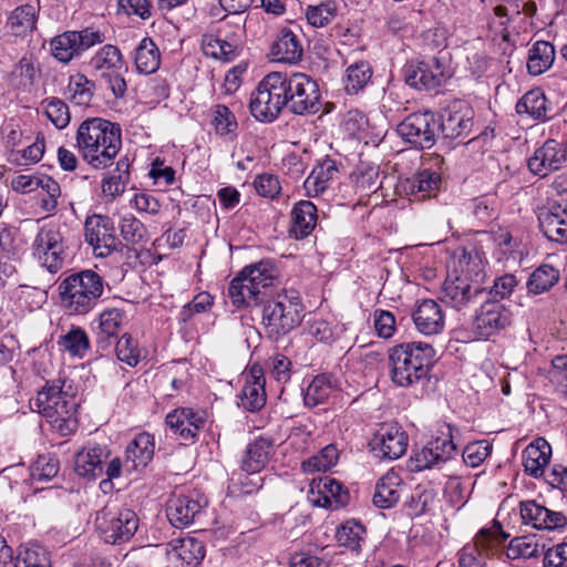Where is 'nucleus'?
<instances>
[{"label": "nucleus", "mask_w": 567, "mask_h": 567, "mask_svg": "<svg viewBox=\"0 0 567 567\" xmlns=\"http://www.w3.org/2000/svg\"><path fill=\"white\" fill-rule=\"evenodd\" d=\"M486 295L477 280H472L463 271L455 277L449 276L442 289V300L456 310L477 303Z\"/></svg>", "instance_id": "obj_13"}, {"label": "nucleus", "mask_w": 567, "mask_h": 567, "mask_svg": "<svg viewBox=\"0 0 567 567\" xmlns=\"http://www.w3.org/2000/svg\"><path fill=\"white\" fill-rule=\"evenodd\" d=\"M125 312L118 308H105L97 318V342L117 339L123 328Z\"/></svg>", "instance_id": "obj_38"}, {"label": "nucleus", "mask_w": 567, "mask_h": 567, "mask_svg": "<svg viewBox=\"0 0 567 567\" xmlns=\"http://www.w3.org/2000/svg\"><path fill=\"white\" fill-rule=\"evenodd\" d=\"M39 189L41 190L40 207L48 214L54 213L59 205V198L61 197L59 183L50 176L43 175V183Z\"/></svg>", "instance_id": "obj_57"}, {"label": "nucleus", "mask_w": 567, "mask_h": 567, "mask_svg": "<svg viewBox=\"0 0 567 567\" xmlns=\"http://www.w3.org/2000/svg\"><path fill=\"white\" fill-rule=\"evenodd\" d=\"M266 379L260 365L250 367V413L261 410L267 402Z\"/></svg>", "instance_id": "obj_54"}, {"label": "nucleus", "mask_w": 567, "mask_h": 567, "mask_svg": "<svg viewBox=\"0 0 567 567\" xmlns=\"http://www.w3.org/2000/svg\"><path fill=\"white\" fill-rule=\"evenodd\" d=\"M409 437L398 423H383L371 439V450L382 458L398 460L408 449Z\"/></svg>", "instance_id": "obj_16"}, {"label": "nucleus", "mask_w": 567, "mask_h": 567, "mask_svg": "<svg viewBox=\"0 0 567 567\" xmlns=\"http://www.w3.org/2000/svg\"><path fill=\"white\" fill-rule=\"evenodd\" d=\"M274 451V440L268 434L254 436L250 443V473L260 472Z\"/></svg>", "instance_id": "obj_49"}, {"label": "nucleus", "mask_w": 567, "mask_h": 567, "mask_svg": "<svg viewBox=\"0 0 567 567\" xmlns=\"http://www.w3.org/2000/svg\"><path fill=\"white\" fill-rule=\"evenodd\" d=\"M120 230L123 239L130 244H140L147 240V230L144 224L132 214L122 216Z\"/></svg>", "instance_id": "obj_55"}, {"label": "nucleus", "mask_w": 567, "mask_h": 567, "mask_svg": "<svg viewBox=\"0 0 567 567\" xmlns=\"http://www.w3.org/2000/svg\"><path fill=\"white\" fill-rule=\"evenodd\" d=\"M558 279L559 271L556 268L550 265H543L529 276L527 289L534 295H540L555 286Z\"/></svg>", "instance_id": "obj_50"}, {"label": "nucleus", "mask_w": 567, "mask_h": 567, "mask_svg": "<svg viewBox=\"0 0 567 567\" xmlns=\"http://www.w3.org/2000/svg\"><path fill=\"white\" fill-rule=\"evenodd\" d=\"M412 320L417 332L427 337L440 334L445 327L443 309L433 299L419 302L412 312Z\"/></svg>", "instance_id": "obj_24"}, {"label": "nucleus", "mask_w": 567, "mask_h": 567, "mask_svg": "<svg viewBox=\"0 0 567 567\" xmlns=\"http://www.w3.org/2000/svg\"><path fill=\"white\" fill-rule=\"evenodd\" d=\"M59 472L56 458L48 455H40L31 467V477L37 482L52 480Z\"/></svg>", "instance_id": "obj_63"}, {"label": "nucleus", "mask_w": 567, "mask_h": 567, "mask_svg": "<svg viewBox=\"0 0 567 567\" xmlns=\"http://www.w3.org/2000/svg\"><path fill=\"white\" fill-rule=\"evenodd\" d=\"M52 55L62 63H69L74 56L80 55L75 31H65L55 35L50 41Z\"/></svg>", "instance_id": "obj_46"}, {"label": "nucleus", "mask_w": 567, "mask_h": 567, "mask_svg": "<svg viewBox=\"0 0 567 567\" xmlns=\"http://www.w3.org/2000/svg\"><path fill=\"white\" fill-rule=\"evenodd\" d=\"M365 528L355 520H347L342 524L336 534L337 542L340 546L359 553L362 543H364Z\"/></svg>", "instance_id": "obj_47"}, {"label": "nucleus", "mask_w": 567, "mask_h": 567, "mask_svg": "<svg viewBox=\"0 0 567 567\" xmlns=\"http://www.w3.org/2000/svg\"><path fill=\"white\" fill-rule=\"evenodd\" d=\"M270 52L278 62L297 63L302 56V45L292 31L285 29L272 43Z\"/></svg>", "instance_id": "obj_36"}, {"label": "nucleus", "mask_w": 567, "mask_h": 567, "mask_svg": "<svg viewBox=\"0 0 567 567\" xmlns=\"http://www.w3.org/2000/svg\"><path fill=\"white\" fill-rule=\"evenodd\" d=\"M287 109L296 115L315 114L320 110L318 83L305 73L286 74Z\"/></svg>", "instance_id": "obj_6"}, {"label": "nucleus", "mask_w": 567, "mask_h": 567, "mask_svg": "<svg viewBox=\"0 0 567 567\" xmlns=\"http://www.w3.org/2000/svg\"><path fill=\"white\" fill-rule=\"evenodd\" d=\"M512 322V312L499 300H485L473 320V331L480 338L487 339Z\"/></svg>", "instance_id": "obj_15"}, {"label": "nucleus", "mask_w": 567, "mask_h": 567, "mask_svg": "<svg viewBox=\"0 0 567 567\" xmlns=\"http://www.w3.org/2000/svg\"><path fill=\"white\" fill-rule=\"evenodd\" d=\"M353 181L358 188L362 190L377 189V181L379 178V166L361 162L352 174Z\"/></svg>", "instance_id": "obj_61"}, {"label": "nucleus", "mask_w": 567, "mask_h": 567, "mask_svg": "<svg viewBox=\"0 0 567 567\" xmlns=\"http://www.w3.org/2000/svg\"><path fill=\"white\" fill-rule=\"evenodd\" d=\"M75 138L82 158L95 169L109 167L122 147L121 126L102 117L83 121Z\"/></svg>", "instance_id": "obj_1"}, {"label": "nucleus", "mask_w": 567, "mask_h": 567, "mask_svg": "<svg viewBox=\"0 0 567 567\" xmlns=\"http://www.w3.org/2000/svg\"><path fill=\"white\" fill-rule=\"evenodd\" d=\"M90 66L102 78L110 75L123 68L122 54L115 45L106 44L92 56Z\"/></svg>", "instance_id": "obj_39"}, {"label": "nucleus", "mask_w": 567, "mask_h": 567, "mask_svg": "<svg viewBox=\"0 0 567 567\" xmlns=\"http://www.w3.org/2000/svg\"><path fill=\"white\" fill-rule=\"evenodd\" d=\"M317 487L319 494L322 495L323 503L321 505L323 507L336 509L349 503L350 494L348 489L334 478L322 477L319 480Z\"/></svg>", "instance_id": "obj_40"}, {"label": "nucleus", "mask_w": 567, "mask_h": 567, "mask_svg": "<svg viewBox=\"0 0 567 567\" xmlns=\"http://www.w3.org/2000/svg\"><path fill=\"white\" fill-rule=\"evenodd\" d=\"M336 10V4L332 1L309 6L306 10V18L312 27L322 28L332 21Z\"/></svg>", "instance_id": "obj_60"}, {"label": "nucleus", "mask_w": 567, "mask_h": 567, "mask_svg": "<svg viewBox=\"0 0 567 567\" xmlns=\"http://www.w3.org/2000/svg\"><path fill=\"white\" fill-rule=\"evenodd\" d=\"M95 84L84 74L76 73L70 76L66 86L68 97L76 105H89L93 99Z\"/></svg>", "instance_id": "obj_45"}, {"label": "nucleus", "mask_w": 567, "mask_h": 567, "mask_svg": "<svg viewBox=\"0 0 567 567\" xmlns=\"http://www.w3.org/2000/svg\"><path fill=\"white\" fill-rule=\"evenodd\" d=\"M338 449L333 444L324 446L318 454L312 455L303 461L301 467L306 473L326 472L334 466L338 462Z\"/></svg>", "instance_id": "obj_52"}, {"label": "nucleus", "mask_w": 567, "mask_h": 567, "mask_svg": "<svg viewBox=\"0 0 567 567\" xmlns=\"http://www.w3.org/2000/svg\"><path fill=\"white\" fill-rule=\"evenodd\" d=\"M111 455L107 446L90 443L74 456V471L79 476L96 480L104 473V463Z\"/></svg>", "instance_id": "obj_22"}, {"label": "nucleus", "mask_w": 567, "mask_h": 567, "mask_svg": "<svg viewBox=\"0 0 567 567\" xmlns=\"http://www.w3.org/2000/svg\"><path fill=\"white\" fill-rule=\"evenodd\" d=\"M442 177L439 173L424 169L406 178L402 184L405 195L412 197L411 200L422 202L426 198L435 197L440 192Z\"/></svg>", "instance_id": "obj_30"}, {"label": "nucleus", "mask_w": 567, "mask_h": 567, "mask_svg": "<svg viewBox=\"0 0 567 567\" xmlns=\"http://www.w3.org/2000/svg\"><path fill=\"white\" fill-rule=\"evenodd\" d=\"M549 380L561 394L567 396V354L556 355L551 360Z\"/></svg>", "instance_id": "obj_64"}, {"label": "nucleus", "mask_w": 567, "mask_h": 567, "mask_svg": "<svg viewBox=\"0 0 567 567\" xmlns=\"http://www.w3.org/2000/svg\"><path fill=\"white\" fill-rule=\"evenodd\" d=\"M202 49L206 56L221 61H231L238 55V48L213 34L202 37Z\"/></svg>", "instance_id": "obj_48"}, {"label": "nucleus", "mask_w": 567, "mask_h": 567, "mask_svg": "<svg viewBox=\"0 0 567 567\" xmlns=\"http://www.w3.org/2000/svg\"><path fill=\"white\" fill-rule=\"evenodd\" d=\"M278 268L271 259H264L250 265V300L262 303L271 296V288L278 280Z\"/></svg>", "instance_id": "obj_25"}, {"label": "nucleus", "mask_w": 567, "mask_h": 567, "mask_svg": "<svg viewBox=\"0 0 567 567\" xmlns=\"http://www.w3.org/2000/svg\"><path fill=\"white\" fill-rule=\"evenodd\" d=\"M455 453L456 445L449 433L431 440L421 451L414 454L412 461L416 471H423L447 462Z\"/></svg>", "instance_id": "obj_19"}, {"label": "nucleus", "mask_w": 567, "mask_h": 567, "mask_svg": "<svg viewBox=\"0 0 567 567\" xmlns=\"http://www.w3.org/2000/svg\"><path fill=\"white\" fill-rule=\"evenodd\" d=\"M14 567H51L49 553L40 545L21 547Z\"/></svg>", "instance_id": "obj_53"}, {"label": "nucleus", "mask_w": 567, "mask_h": 567, "mask_svg": "<svg viewBox=\"0 0 567 567\" xmlns=\"http://www.w3.org/2000/svg\"><path fill=\"white\" fill-rule=\"evenodd\" d=\"M165 422L173 434L184 441L194 442L198 432L205 426L206 419L203 411L177 408L166 415Z\"/></svg>", "instance_id": "obj_20"}, {"label": "nucleus", "mask_w": 567, "mask_h": 567, "mask_svg": "<svg viewBox=\"0 0 567 567\" xmlns=\"http://www.w3.org/2000/svg\"><path fill=\"white\" fill-rule=\"evenodd\" d=\"M303 307L286 305L285 299L268 302L262 308V324L269 339L277 340L287 334L302 320Z\"/></svg>", "instance_id": "obj_10"}, {"label": "nucleus", "mask_w": 567, "mask_h": 567, "mask_svg": "<svg viewBox=\"0 0 567 567\" xmlns=\"http://www.w3.org/2000/svg\"><path fill=\"white\" fill-rule=\"evenodd\" d=\"M539 229L553 243L567 244V202H549L538 213Z\"/></svg>", "instance_id": "obj_17"}, {"label": "nucleus", "mask_w": 567, "mask_h": 567, "mask_svg": "<svg viewBox=\"0 0 567 567\" xmlns=\"http://www.w3.org/2000/svg\"><path fill=\"white\" fill-rule=\"evenodd\" d=\"M518 115L526 114L535 121L546 122L553 114V105L540 89L526 92L516 103Z\"/></svg>", "instance_id": "obj_33"}, {"label": "nucleus", "mask_w": 567, "mask_h": 567, "mask_svg": "<svg viewBox=\"0 0 567 567\" xmlns=\"http://www.w3.org/2000/svg\"><path fill=\"white\" fill-rule=\"evenodd\" d=\"M286 73L271 72L257 85L250 96V114L264 123L274 122L287 107Z\"/></svg>", "instance_id": "obj_5"}, {"label": "nucleus", "mask_w": 567, "mask_h": 567, "mask_svg": "<svg viewBox=\"0 0 567 567\" xmlns=\"http://www.w3.org/2000/svg\"><path fill=\"white\" fill-rule=\"evenodd\" d=\"M473 116L474 112L468 106L450 111L445 118L439 117V132H442L445 138H465L472 132Z\"/></svg>", "instance_id": "obj_32"}, {"label": "nucleus", "mask_w": 567, "mask_h": 567, "mask_svg": "<svg viewBox=\"0 0 567 567\" xmlns=\"http://www.w3.org/2000/svg\"><path fill=\"white\" fill-rule=\"evenodd\" d=\"M84 228L85 240L97 257H107L122 246L115 235L114 223L109 216H89L85 219Z\"/></svg>", "instance_id": "obj_14"}, {"label": "nucleus", "mask_w": 567, "mask_h": 567, "mask_svg": "<svg viewBox=\"0 0 567 567\" xmlns=\"http://www.w3.org/2000/svg\"><path fill=\"white\" fill-rule=\"evenodd\" d=\"M405 83L416 90H434L442 86L449 79L446 66L439 58L412 60L403 68Z\"/></svg>", "instance_id": "obj_11"}, {"label": "nucleus", "mask_w": 567, "mask_h": 567, "mask_svg": "<svg viewBox=\"0 0 567 567\" xmlns=\"http://www.w3.org/2000/svg\"><path fill=\"white\" fill-rule=\"evenodd\" d=\"M115 352L117 359L130 367H136L141 360L137 342L128 333L117 339Z\"/></svg>", "instance_id": "obj_59"}, {"label": "nucleus", "mask_w": 567, "mask_h": 567, "mask_svg": "<svg viewBox=\"0 0 567 567\" xmlns=\"http://www.w3.org/2000/svg\"><path fill=\"white\" fill-rule=\"evenodd\" d=\"M550 454L551 447L544 439L530 443L523 452L525 472L533 477L543 476Z\"/></svg>", "instance_id": "obj_35"}, {"label": "nucleus", "mask_w": 567, "mask_h": 567, "mask_svg": "<svg viewBox=\"0 0 567 567\" xmlns=\"http://www.w3.org/2000/svg\"><path fill=\"white\" fill-rule=\"evenodd\" d=\"M66 379L48 381L38 392L34 405L61 436L72 434L78 429L76 410L79 403Z\"/></svg>", "instance_id": "obj_3"}, {"label": "nucleus", "mask_w": 567, "mask_h": 567, "mask_svg": "<svg viewBox=\"0 0 567 567\" xmlns=\"http://www.w3.org/2000/svg\"><path fill=\"white\" fill-rule=\"evenodd\" d=\"M405 492L402 477L391 470L377 482L372 501L377 507L388 509L396 505Z\"/></svg>", "instance_id": "obj_29"}, {"label": "nucleus", "mask_w": 567, "mask_h": 567, "mask_svg": "<svg viewBox=\"0 0 567 567\" xmlns=\"http://www.w3.org/2000/svg\"><path fill=\"white\" fill-rule=\"evenodd\" d=\"M104 279L87 269L65 277L58 286L60 306L69 316H85L104 293Z\"/></svg>", "instance_id": "obj_4"}, {"label": "nucleus", "mask_w": 567, "mask_h": 567, "mask_svg": "<svg viewBox=\"0 0 567 567\" xmlns=\"http://www.w3.org/2000/svg\"><path fill=\"white\" fill-rule=\"evenodd\" d=\"M567 161L566 150L555 140H547L528 159L529 171L540 177L558 171Z\"/></svg>", "instance_id": "obj_21"}, {"label": "nucleus", "mask_w": 567, "mask_h": 567, "mask_svg": "<svg viewBox=\"0 0 567 567\" xmlns=\"http://www.w3.org/2000/svg\"><path fill=\"white\" fill-rule=\"evenodd\" d=\"M135 66L140 73L152 74L159 68L161 53L151 38H144L135 49Z\"/></svg>", "instance_id": "obj_42"}, {"label": "nucleus", "mask_w": 567, "mask_h": 567, "mask_svg": "<svg viewBox=\"0 0 567 567\" xmlns=\"http://www.w3.org/2000/svg\"><path fill=\"white\" fill-rule=\"evenodd\" d=\"M96 528L109 544H121L130 540L138 528V517L130 508H103L96 514Z\"/></svg>", "instance_id": "obj_7"}, {"label": "nucleus", "mask_w": 567, "mask_h": 567, "mask_svg": "<svg viewBox=\"0 0 567 567\" xmlns=\"http://www.w3.org/2000/svg\"><path fill=\"white\" fill-rule=\"evenodd\" d=\"M206 505L207 499L195 492L188 495H173L166 506L167 518L177 528L187 527Z\"/></svg>", "instance_id": "obj_18"}, {"label": "nucleus", "mask_w": 567, "mask_h": 567, "mask_svg": "<svg viewBox=\"0 0 567 567\" xmlns=\"http://www.w3.org/2000/svg\"><path fill=\"white\" fill-rule=\"evenodd\" d=\"M33 254L49 272L56 274L62 269L65 258L63 237L59 228L44 226L38 231L33 245Z\"/></svg>", "instance_id": "obj_12"}, {"label": "nucleus", "mask_w": 567, "mask_h": 567, "mask_svg": "<svg viewBox=\"0 0 567 567\" xmlns=\"http://www.w3.org/2000/svg\"><path fill=\"white\" fill-rule=\"evenodd\" d=\"M372 74L373 70L367 61H359L349 65L343 79L346 92L358 94L371 82Z\"/></svg>", "instance_id": "obj_43"}, {"label": "nucleus", "mask_w": 567, "mask_h": 567, "mask_svg": "<svg viewBox=\"0 0 567 567\" xmlns=\"http://www.w3.org/2000/svg\"><path fill=\"white\" fill-rule=\"evenodd\" d=\"M40 69L32 55H23L10 72L9 80L18 89L30 90L38 78Z\"/></svg>", "instance_id": "obj_41"}, {"label": "nucleus", "mask_w": 567, "mask_h": 567, "mask_svg": "<svg viewBox=\"0 0 567 567\" xmlns=\"http://www.w3.org/2000/svg\"><path fill=\"white\" fill-rule=\"evenodd\" d=\"M248 280V266L243 267V269L237 274L235 278L231 279L228 287V298L230 305L233 307L231 312L236 310H240L246 308V298H245V289L247 288L246 281Z\"/></svg>", "instance_id": "obj_58"}, {"label": "nucleus", "mask_w": 567, "mask_h": 567, "mask_svg": "<svg viewBox=\"0 0 567 567\" xmlns=\"http://www.w3.org/2000/svg\"><path fill=\"white\" fill-rule=\"evenodd\" d=\"M155 439L152 434L138 433L126 446L124 470L126 472L141 471L153 460Z\"/></svg>", "instance_id": "obj_27"}, {"label": "nucleus", "mask_w": 567, "mask_h": 567, "mask_svg": "<svg viewBox=\"0 0 567 567\" xmlns=\"http://www.w3.org/2000/svg\"><path fill=\"white\" fill-rule=\"evenodd\" d=\"M436 351L421 341L402 342L388 350L389 378L401 388H410L426 380L435 363Z\"/></svg>", "instance_id": "obj_2"}, {"label": "nucleus", "mask_w": 567, "mask_h": 567, "mask_svg": "<svg viewBox=\"0 0 567 567\" xmlns=\"http://www.w3.org/2000/svg\"><path fill=\"white\" fill-rule=\"evenodd\" d=\"M505 555L512 560L537 557L539 555V547L538 544L529 537H515L506 547Z\"/></svg>", "instance_id": "obj_56"}, {"label": "nucleus", "mask_w": 567, "mask_h": 567, "mask_svg": "<svg viewBox=\"0 0 567 567\" xmlns=\"http://www.w3.org/2000/svg\"><path fill=\"white\" fill-rule=\"evenodd\" d=\"M58 344L72 357L83 358L90 349V339L83 328L73 326L59 338Z\"/></svg>", "instance_id": "obj_44"}, {"label": "nucleus", "mask_w": 567, "mask_h": 567, "mask_svg": "<svg viewBox=\"0 0 567 567\" xmlns=\"http://www.w3.org/2000/svg\"><path fill=\"white\" fill-rule=\"evenodd\" d=\"M38 10L34 6L25 3L17 7L7 19V29L16 38H25L37 28Z\"/></svg>", "instance_id": "obj_34"}, {"label": "nucleus", "mask_w": 567, "mask_h": 567, "mask_svg": "<svg viewBox=\"0 0 567 567\" xmlns=\"http://www.w3.org/2000/svg\"><path fill=\"white\" fill-rule=\"evenodd\" d=\"M166 554L172 563H178L179 567L198 566L205 555L206 549L203 542L195 537H185L172 539L167 544Z\"/></svg>", "instance_id": "obj_26"}, {"label": "nucleus", "mask_w": 567, "mask_h": 567, "mask_svg": "<svg viewBox=\"0 0 567 567\" xmlns=\"http://www.w3.org/2000/svg\"><path fill=\"white\" fill-rule=\"evenodd\" d=\"M332 390L333 385L330 375H316L306 389L303 395L305 404L313 408L326 402Z\"/></svg>", "instance_id": "obj_51"}, {"label": "nucleus", "mask_w": 567, "mask_h": 567, "mask_svg": "<svg viewBox=\"0 0 567 567\" xmlns=\"http://www.w3.org/2000/svg\"><path fill=\"white\" fill-rule=\"evenodd\" d=\"M396 132L413 147L430 150L439 135V116L431 111L412 113L398 125Z\"/></svg>", "instance_id": "obj_8"}, {"label": "nucleus", "mask_w": 567, "mask_h": 567, "mask_svg": "<svg viewBox=\"0 0 567 567\" xmlns=\"http://www.w3.org/2000/svg\"><path fill=\"white\" fill-rule=\"evenodd\" d=\"M43 103H45V115L56 128H64L70 123L69 106L62 100L51 97Z\"/></svg>", "instance_id": "obj_62"}, {"label": "nucleus", "mask_w": 567, "mask_h": 567, "mask_svg": "<svg viewBox=\"0 0 567 567\" xmlns=\"http://www.w3.org/2000/svg\"><path fill=\"white\" fill-rule=\"evenodd\" d=\"M556 58L555 47L548 41H536L528 50L527 72L530 75L545 73Z\"/></svg>", "instance_id": "obj_37"}, {"label": "nucleus", "mask_w": 567, "mask_h": 567, "mask_svg": "<svg viewBox=\"0 0 567 567\" xmlns=\"http://www.w3.org/2000/svg\"><path fill=\"white\" fill-rule=\"evenodd\" d=\"M519 509L523 523L536 529L554 530L567 525V518L561 512L550 511L535 501L520 502Z\"/></svg>", "instance_id": "obj_23"}, {"label": "nucleus", "mask_w": 567, "mask_h": 567, "mask_svg": "<svg viewBox=\"0 0 567 567\" xmlns=\"http://www.w3.org/2000/svg\"><path fill=\"white\" fill-rule=\"evenodd\" d=\"M317 212L316 205L310 200L296 203L290 213V237L298 240L307 238L317 226Z\"/></svg>", "instance_id": "obj_31"}, {"label": "nucleus", "mask_w": 567, "mask_h": 567, "mask_svg": "<svg viewBox=\"0 0 567 567\" xmlns=\"http://www.w3.org/2000/svg\"><path fill=\"white\" fill-rule=\"evenodd\" d=\"M341 164L326 156L318 162L303 183V188L309 197H316L328 189L331 183L338 178Z\"/></svg>", "instance_id": "obj_28"}, {"label": "nucleus", "mask_w": 567, "mask_h": 567, "mask_svg": "<svg viewBox=\"0 0 567 567\" xmlns=\"http://www.w3.org/2000/svg\"><path fill=\"white\" fill-rule=\"evenodd\" d=\"M509 534L503 530L501 523L494 519L489 526L482 528L475 536L474 546H465L460 551V567H485L486 555L493 553L498 546L509 538Z\"/></svg>", "instance_id": "obj_9"}]
</instances>
